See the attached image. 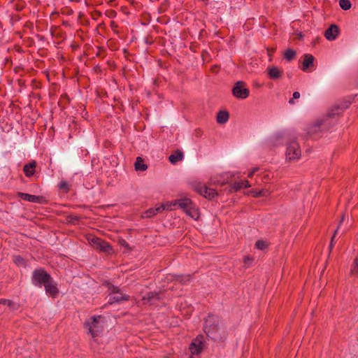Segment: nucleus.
<instances>
[{"instance_id": "bb28decb", "label": "nucleus", "mask_w": 358, "mask_h": 358, "mask_svg": "<svg viewBox=\"0 0 358 358\" xmlns=\"http://www.w3.org/2000/svg\"><path fill=\"white\" fill-rule=\"evenodd\" d=\"M339 6L343 10H348L351 8L352 4L349 0H340Z\"/></svg>"}, {"instance_id": "f8f14e48", "label": "nucleus", "mask_w": 358, "mask_h": 358, "mask_svg": "<svg viewBox=\"0 0 358 358\" xmlns=\"http://www.w3.org/2000/svg\"><path fill=\"white\" fill-rule=\"evenodd\" d=\"M303 60L302 62L301 70L303 71H308L310 69L313 68L314 66V60L315 57L312 55L305 54L303 56Z\"/></svg>"}, {"instance_id": "0eeeda50", "label": "nucleus", "mask_w": 358, "mask_h": 358, "mask_svg": "<svg viewBox=\"0 0 358 358\" xmlns=\"http://www.w3.org/2000/svg\"><path fill=\"white\" fill-rule=\"evenodd\" d=\"M194 190L203 197L211 200L218 195V193L212 188L203 186L201 184H197L194 186Z\"/></svg>"}, {"instance_id": "9d476101", "label": "nucleus", "mask_w": 358, "mask_h": 358, "mask_svg": "<svg viewBox=\"0 0 358 358\" xmlns=\"http://www.w3.org/2000/svg\"><path fill=\"white\" fill-rule=\"evenodd\" d=\"M201 338H203V336L199 335L190 344L189 350L193 355H199L201 352L203 346V342L201 340Z\"/></svg>"}, {"instance_id": "a211bd4d", "label": "nucleus", "mask_w": 358, "mask_h": 358, "mask_svg": "<svg viewBox=\"0 0 358 358\" xmlns=\"http://www.w3.org/2000/svg\"><path fill=\"white\" fill-rule=\"evenodd\" d=\"M183 159V152L180 150H177L174 152L173 154L171 155L169 157V162L174 164L176 162L181 161Z\"/></svg>"}, {"instance_id": "f3484780", "label": "nucleus", "mask_w": 358, "mask_h": 358, "mask_svg": "<svg viewBox=\"0 0 358 358\" xmlns=\"http://www.w3.org/2000/svg\"><path fill=\"white\" fill-rule=\"evenodd\" d=\"M120 294L119 296H112V295L109 296L108 303L113 304L114 303H120L123 301H128L129 299V296H127L123 294Z\"/></svg>"}, {"instance_id": "dca6fc26", "label": "nucleus", "mask_w": 358, "mask_h": 358, "mask_svg": "<svg viewBox=\"0 0 358 358\" xmlns=\"http://www.w3.org/2000/svg\"><path fill=\"white\" fill-rule=\"evenodd\" d=\"M229 118V113L227 110H220L216 116V120L218 124L226 123Z\"/></svg>"}, {"instance_id": "20e7f679", "label": "nucleus", "mask_w": 358, "mask_h": 358, "mask_svg": "<svg viewBox=\"0 0 358 358\" xmlns=\"http://www.w3.org/2000/svg\"><path fill=\"white\" fill-rule=\"evenodd\" d=\"M49 280H52V277L44 268H38L33 271L32 280L35 285H43L48 282Z\"/></svg>"}, {"instance_id": "8fccbe9b", "label": "nucleus", "mask_w": 358, "mask_h": 358, "mask_svg": "<svg viewBox=\"0 0 358 358\" xmlns=\"http://www.w3.org/2000/svg\"><path fill=\"white\" fill-rule=\"evenodd\" d=\"M189 358H192V357H190Z\"/></svg>"}, {"instance_id": "de8ad7c7", "label": "nucleus", "mask_w": 358, "mask_h": 358, "mask_svg": "<svg viewBox=\"0 0 358 358\" xmlns=\"http://www.w3.org/2000/svg\"><path fill=\"white\" fill-rule=\"evenodd\" d=\"M352 273H355L356 271L353 269V270H352Z\"/></svg>"}, {"instance_id": "72a5a7b5", "label": "nucleus", "mask_w": 358, "mask_h": 358, "mask_svg": "<svg viewBox=\"0 0 358 358\" xmlns=\"http://www.w3.org/2000/svg\"><path fill=\"white\" fill-rule=\"evenodd\" d=\"M338 227H337L336 230L334 231V235L331 239V242H330V245H329V250L331 251V250L333 249V247H334V238L338 232Z\"/></svg>"}, {"instance_id": "ea45409f", "label": "nucleus", "mask_w": 358, "mask_h": 358, "mask_svg": "<svg viewBox=\"0 0 358 358\" xmlns=\"http://www.w3.org/2000/svg\"><path fill=\"white\" fill-rule=\"evenodd\" d=\"M300 97V93L299 92H294L293 93V99H299Z\"/></svg>"}, {"instance_id": "09e8293b", "label": "nucleus", "mask_w": 358, "mask_h": 358, "mask_svg": "<svg viewBox=\"0 0 358 358\" xmlns=\"http://www.w3.org/2000/svg\"><path fill=\"white\" fill-rule=\"evenodd\" d=\"M357 85H358V79H357Z\"/></svg>"}, {"instance_id": "58836bf2", "label": "nucleus", "mask_w": 358, "mask_h": 358, "mask_svg": "<svg viewBox=\"0 0 358 358\" xmlns=\"http://www.w3.org/2000/svg\"><path fill=\"white\" fill-rule=\"evenodd\" d=\"M219 66L217 65H214L211 67V71L214 73H217L218 71Z\"/></svg>"}, {"instance_id": "c756f323", "label": "nucleus", "mask_w": 358, "mask_h": 358, "mask_svg": "<svg viewBox=\"0 0 358 358\" xmlns=\"http://www.w3.org/2000/svg\"><path fill=\"white\" fill-rule=\"evenodd\" d=\"M80 220V217L73 215H69L66 217V220L69 223L75 224Z\"/></svg>"}, {"instance_id": "4c0bfd02", "label": "nucleus", "mask_w": 358, "mask_h": 358, "mask_svg": "<svg viewBox=\"0 0 358 358\" xmlns=\"http://www.w3.org/2000/svg\"><path fill=\"white\" fill-rule=\"evenodd\" d=\"M243 188H248L250 187V184L248 180H243Z\"/></svg>"}, {"instance_id": "423d86ee", "label": "nucleus", "mask_w": 358, "mask_h": 358, "mask_svg": "<svg viewBox=\"0 0 358 358\" xmlns=\"http://www.w3.org/2000/svg\"><path fill=\"white\" fill-rule=\"evenodd\" d=\"M301 150L299 144L295 141H291L287 146L286 151V159L291 161L299 159Z\"/></svg>"}, {"instance_id": "7ed1b4c3", "label": "nucleus", "mask_w": 358, "mask_h": 358, "mask_svg": "<svg viewBox=\"0 0 358 358\" xmlns=\"http://www.w3.org/2000/svg\"><path fill=\"white\" fill-rule=\"evenodd\" d=\"M101 318V315L92 316L90 320L86 321L84 324L85 327L88 329L89 334L93 338L98 336L103 330V326L99 324V320Z\"/></svg>"}, {"instance_id": "ddd939ff", "label": "nucleus", "mask_w": 358, "mask_h": 358, "mask_svg": "<svg viewBox=\"0 0 358 358\" xmlns=\"http://www.w3.org/2000/svg\"><path fill=\"white\" fill-rule=\"evenodd\" d=\"M46 293L49 294L52 298H55L59 294V289L56 284L53 283V280H49L48 282L43 285Z\"/></svg>"}, {"instance_id": "1a4fd4ad", "label": "nucleus", "mask_w": 358, "mask_h": 358, "mask_svg": "<svg viewBox=\"0 0 358 358\" xmlns=\"http://www.w3.org/2000/svg\"><path fill=\"white\" fill-rule=\"evenodd\" d=\"M18 196L21 199L33 203H46V200L42 196L31 195L27 193L18 192Z\"/></svg>"}, {"instance_id": "49530a36", "label": "nucleus", "mask_w": 358, "mask_h": 358, "mask_svg": "<svg viewBox=\"0 0 358 358\" xmlns=\"http://www.w3.org/2000/svg\"><path fill=\"white\" fill-rule=\"evenodd\" d=\"M293 99H294L293 98H292V99H289V103H294V101H293Z\"/></svg>"}, {"instance_id": "cd10ccee", "label": "nucleus", "mask_w": 358, "mask_h": 358, "mask_svg": "<svg viewBox=\"0 0 358 358\" xmlns=\"http://www.w3.org/2000/svg\"><path fill=\"white\" fill-rule=\"evenodd\" d=\"M242 188H243V180L239 182H235L231 185V189L230 191L231 192L232 190H234V192H238Z\"/></svg>"}, {"instance_id": "b1692460", "label": "nucleus", "mask_w": 358, "mask_h": 358, "mask_svg": "<svg viewBox=\"0 0 358 358\" xmlns=\"http://www.w3.org/2000/svg\"><path fill=\"white\" fill-rule=\"evenodd\" d=\"M296 55V51L292 49H287L284 54V57L287 61H291L295 58Z\"/></svg>"}, {"instance_id": "c85d7f7f", "label": "nucleus", "mask_w": 358, "mask_h": 358, "mask_svg": "<svg viewBox=\"0 0 358 358\" xmlns=\"http://www.w3.org/2000/svg\"><path fill=\"white\" fill-rule=\"evenodd\" d=\"M255 247L259 250H264L268 247V244L266 241L258 240L255 243Z\"/></svg>"}, {"instance_id": "f257e3e1", "label": "nucleus", "mask_w": 358, "mask_h": 358, "mask_svg": "<svg viewBox=\"0 0 358 358\" xmlns=\"http://www.w3.org/2000/svg\"><path fill=\"white\" fill-rule=\"evenodd\" d=\"M203 331L206 336L215 342H224L228 333L220 327V319L217 315L209 314L205 319Z\"/></svg>"}, {"instance_id": "37998d69", "label": "nucleus", "mask_w": 358, "mask_h": 358, "mask_svg": "<svg viewBox=\"0 0 358 358\" xmlns=\"http://www.w3.org/2000/svg\"><path fill=\"white\" fill-rule=\"evenodd\" d=\"M344 218H345V215H342V217H341V221H340L339 225L338 226V228H339V227H340L341 224L343 222Z\"/></svg>"}, {"instance_id": "412c9836", "label": "nucleus", "mask_w": 358, "mask_h": 358, "mask_svg": "<svg viewBox=\"0 0 358 358\" xmlns=\"http://www.w3.org/2000/svg\"><path fill=\"white\" fill-rule=\"evenodd\" d=\"M185 212L189 217L197 219L199 217V212L198 210L195 208L194 204L192 203L188 208H187Z\"/></svg>"}, {"instance_id": "5701e85b", "label": "nucleus", "mask_w": 358, "mask_h": 358, "mask_svg": "<svg viewBox=\"0 0 358 358\" xmlns=\"http://www.w3.org/2000/svg\"><path fill=\"white\" fill-rule=\"evenodd\" d=\"M268 190L262 189L259 191L256 189H251L249 191L248 194H251L254 197H261V196H266L268 194Z\"/></svg>"}, {"instance_id": "473e14b6", "label": "nucleus", "mask_w": 358, "mask_h": 358, "mask_svg": "<svg viewBox=\"0 0 358 358\" xmlns=\"http://www.w3.org/2000/svg\"><path fill=\"white\" fill-rule=\"evenodd\" d=\"M6 304L8 305V306L13 310H15L18 308V306H17L14 302H13L12 301H10V300H8Z\"/></svg>"}, {"instance_id": "c03bdc74", "label": "nucleus", "mask_w": 358, "mask_h": 358, "mask_svg": "<svg viewBox=\"0 0 358 358\" xmlns=\"http://www.w3.org/2000/svg\"><path fill=\"white\" fill-rule=\"evenodd\" d=\"M354 264L358 268V258H356L354 261Z\"/></svg>"}, {"instance_id": "a878e982", "label": "nucleus", "mask_w": 358, "mask_h": 358, "mask_svg": "<svg viewBox=\"0 0 358 358\" xmlns=\"http://www.w3.org/2000/svg\"><path fill=\"white\" fill-rule=\"evenodd\" d=\"M174 278L176 279V280H177L181 283H185L187 281H189V280L191 278V275H176L174 276Z\"/></svg>"}, {"instance_id": "39448f33", "label": "nucleus", "mask_w": 358, "mask_h": 358, "mask_svg": "<svg viewBox=\"0 0 358 358\" xmlns=\"http://www.w3.org/2000/svg\"><path fill=\"white\" fill-rule=\"evenodd\" d=\"M232 94L237 99H246L250 94V90L245 87V83L243 81H238L232 88Z\"/></svg>"}, {"instance_id": "e433bc0d", "label": "nucleus", "mask_w": 358, "mask_h": 358, "mask_svg": "<svg viewBox=\"0 0 358 358\" xmlns=\"http://www.w3.org/2000/svg\"><path fill=\"white\" fill-rule=\"evenodd\" d=\"M259 170V168L258 167H256L255 169H253L249 173H248V178H252L253 174L257 171Z\"/></svg>"}, {"instance_id": "aec40b11", "label": "nucleus", "mask_w": 358, "mask_h": 358, "mask_svg": "<svg viewBox=\"0 0 358 358\" xmlns=\"http://www.w3.org/2000/svg\"><path fill=\"white\" fill-rule=\"evenodd\" d=\"M192 200L189 199H182L178 201L177 203L175 205H178V207H180L181 209H182L184 211L188 208L192 204Z\"/></svg>"}, {"instance_id": "f03ea898", "label": "nucleus", "mask_w": 358, "mask_h": 358, "mask_svg": "<svg viewBox=\"0 0 358 358\" xmlns=\"http://www.w3.org/2000/svg\"><path fill=\"white\" fill-rule=\"evenodd\" d=\"M351 104L350 101H343L340 103L334 105L327 113L325 117L322 120L317 121L315 127L320 128L322 126H324L329 119L335 118L339 117L343 111L348 108Z\"/></svg>"}, {"instance_id": "2f4dec72", "label": "nucleus", "mask_w": 358, "mask_h": 358, "mask_svg": "<svg viewBox=\"0 0 358 358\" xmlns=\"http://www.w3.org/2000/svg\"><path fill=\"white\" fill-rule=\"evenodd\" d=\"M59 187L61 189H64L66 192L69 190V185L66 181H62L59 185Z\"/></svg>"}, {"instance_id": "6ab92c4d", "label": "nucleus", "mask_w": 358, "mask_h": 358, "mask_svg": "<svg viewBox=\"0 0 358 358\" xmlns=\"http://www.w3.org/2000/svg\"><path fill=\"white\" fill-rule=\"evenodd\" d=\"M134 166L136 171H144L148 169L147 164L143 163V159L141 157H136Z\"/></svg>"}, {"instance_id": "393cba45", "label": "nucleus", "mask_w": 358, "mask_h": 358, "mask_svg": "<svg viewBox=\"0 0 358 358\" xmlns=\"http://www.w3.org/2000/svg\"><path fill=\"white\" fill-rule=\"evenodd\" d=\"M159 294L157 292H148L143 297V301L147 302H151L152 299L154 298H158Z\"/></svg>"}, {"instance_id": "79ce46f5", "label": "nucleus", "mask_w": 358, "mask_h": 358, "mask_svg": "<svg viewBox=\"0 0 358 358\" xmlns=\"http://www.w3.org/2000/svg\"><path fill=\"white\" fill-rule=\"evenodd\" d=\"M8 301V299H1L0 300V304L6 305Z\"/></svg>"}, {"instance_id": "7c9ffc66", "label": "nucleus", "mask_w": 358, "mask_h": 358, "mask_svg": "<svg viewBox=\"0 0 358 358\" xmlns=\"http://www.w3.org/2000/svg\"><path fill=\"white\" fill-rule=\"evenodd\" d=\"M108 289L109 290H110V294L109 296L113 294H121L120 289L117 287L114 286L113 285H110Z\"/></svg>"}, {"instance_id": "9b49d317", "label": "nucleus", "mask_w": 358, "mask_h": 358, "mask_svg": "<svg viewBox=\"0 0 358 358\" xmlns=\"http://www.w3.org/2000/svg\"><path fill=\"white\" fill-rule=\"evenodd\" d=\"M339 35V27L336 24H331L324 32L325 38L329 41L335 40Z\"/></svg>"}, {"instance_id": "6e6552de", "label": "nucleus", "mask_w": 358, "mask_h": 358, "mask_svg": "<svg viewBox=\"0 0 358 358\" xmlns=\"http://www.w3.org/2000/svg\"><path fill=\"white\" fill-rule=\"evenodd\" d=\"M91 245L96 250L110 253L113 250L112 247L106 241L99 238H93L90 242Z\"/></svg>"}, {"instance_id": "f704fd0d", "label": "nucleus", "mask_w": 358, "mask_h": 358, "mask_svg": "<svg viewBox=\"0 0 358 358\" xmlns=\"http://www.w3.org/2000/svg\"><path fill=\"white\" fill-rule=\"evenodd\" d=\"M14 262L15 264H21V263H24V259L20 256H15V259H14Z\"/></svg>"}, {"instance_id": "a18cd8bd", "label": "nucleus", "mask_w": 358, "mask_h": 358, "mask_svg": "<svg viewBox=\"0 0 358 358\" xmlns=\"http://www.w3.org/2000/svg\"><path fill=\"white\" fill-rule=\"evenodd\" d=\"M303 37V35L301 33L298 34V38L299 40H302Z\"/></svg>"}, {"instance_id": "a19ab883", "label": "nucleus", "mask_w": 358, "mask_h": 358, "mask_svg": "<svg viewBox=\"0 0 358 358\" xmlns=\"http://www.w3.org/2000/svg\"><path fill=\"white\" fill-rule=\"evenodd\" d=\"M268 54V55H271V53L274 52L275 51V48L268 49L267 48Z\"/></svg>"}, {"instance_id": "c9c22d12", "label": "nucleus", "mask_w": 358, "mask_h": 358, "mask_svg": "<svg viewBox=\"0 0 358 358\" xmlns=\"http://www.w3.org/2000/svg\"><path fill=\"white\" fill-rule=\"evenodd\" d=\"M252 258L250 257L249 256H246L243 259V262L245 264H249L252 262Z\"/></svg>"}, {"instance_id": "4468645a", "label": "nucleus", "mask_w": 358, "mask_h": 358, "mask_svg": "<svg viewBox=\"0 0 358 358\" xmlns=\"http://www.w3.org/2000/svg\"><path fill=\"white\" fill-rule=\"evenodd\" d=\"M268 76L270 79L276 80L279 79L282 76V71H280L277 66H273L267 69Z\"/></svg>"}, {"instance_id": "2eb2a0df", "label": "nucleus", "mask_w": 358, "mask_h": 358, "mask_svg": "<svg viewBox=\"0 0 358 358\" xmlns=\"http://www.w3.org/2000/svg\"><path fill=\"white\" fill-rule=\"evenodd\" d=\"M36 166V162L35 161H32L29 164H27L23 167V171L26 176L31 177L34 173V169Z\"/></svg>"}, {"instance_id": "4be33fe9", "label": "nucleus", "mask_w": 358, "mask_h": 358, "mask_svg": "<svg viewBox=\"0 0 358 358\" xmlns=\"http://www.w3.org/2000/svg\"><path fill=\"white\" fill-rule=\"evenodd\" d=\"M165 206L161 205L160 206L155 208H150L148 210L146 211L147 217H151L152 215H155L157 214L159 212H162L165 210Z\"/></svg>"}]
</instances>
